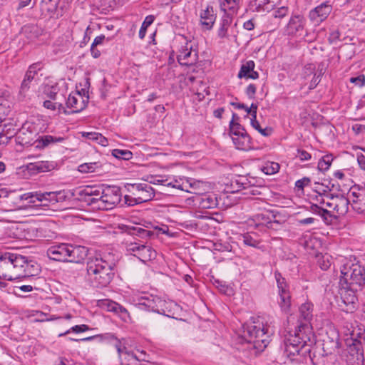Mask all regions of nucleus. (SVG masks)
I'll return each instance as SVG.
<instances>
[{
  "label": "nucleus",
  "mask_w": 365,
  "mask_h": 365,
  "mask_svg": "<svg viewBox=\"0 0 365 365\" xmlns=\"http://www.w3.org/2000/svg\"><path fill=\"white\" fill-rule=\"evenodd\" d=\"M0 264L1 278L8 281L36 276L40 271L36 262L8 252L0 253Z\"/></svg>",
  "instance_id": "1"
},
{
  "label": "nucleus",
  "mask_w": 365,
  "mask_h": 365,
  "mask_svg": "<svg viewBox=\"0 0 365 365\" xmlns=\"http://www.w3.org/2000/svg\"><path fill=\"white\" fill-rule=\"evenodd\" d=\"M115 263L107 259V256H95L88 259L86 264L87 279L93 287L104 288L111 282Z\"/></svg>",
  "instance_id": "2"
},
{
  "label": "nucleus",
  "mask_w": 365,
  "mask_h": 365,
  "mask_svg": "<svg viewBox=\"0 0 365 365\" xmlns=\"http://www.w3.org/2000/svg\"><path fill=\"white\" fill-rule=\"evenodd\" d=\"M339 284L342 289L352 292L349 303H354L356 299L354 292L361 290L365 284L364 267L357 263L344 264L341 268Z\"/></svg>",
  "instance_id": "3"
},
{
  "label": "nucleus",
  "mask_w": 365,
  "mask_h": 365,
  "mask_svg": "<svg viewBox=\"0 0 365 365\" xmlns=\"http://www.w3.org/2000/svg\"><path fill=\"white\" fill-rule=\"evenodd\" d=\"M267 329L259 318L248 322L242 327L241 336L242 339L253 344L257 351H262L269 343Z\"/></svg>",
  "instance_id": "4"
},
{
  "label": "nucleus",
  "mask_w": 365,
  "mask_h": 365,
  "mask_svg": "<svg viewBox=\"0 0 365 365\" xmlns=\"http://www.w3.org/2000/svg\"><path fill=\"white\" fill-rule=\"evenodd\" d=\"M314 343V334L299 331L295 329L294 334L289 333L284 339V352L288 357L299 354L300 351Z\"/></svg>",
  "instance_id": "5"
},
{
  "label": "nucleus",
  "mask_w": 365,
  "mask_h": 365,
  "mask_svg": "<svg viewBox=\"0 0 365 365\" xmlns=\"http://www.w3.org/2000/svg\"><path fill=\"white\" fill-rule=\"evenodd\" d=\"M352 344L349 345L346 362L349 365H361L364 361L363 344L365 342L364 334L351 333Z\"/></svg>",
  "instance_id": "6"
},
{
  "label": "nucleus",
  "mask_w": 365,
  "mask_h": 365,
  "mask_svg": "<svg viewBox=\"0 0 365 365\" xmlns=\"http://www.w3.org/2000/svg\"><path fill=\"white\" fill-rule=\"evenodd\" d=\"M166 302L160 297L153 295L141 297L136 304L139 310L153 312L160 314L169 316L167 313Z\"/></svg>",
  "instance_id": "7"
},
{
  "label": "nucleus",
  "mask_w": 365,
  "mask_h": 365,
  "mask_svg": "<svg viewBox=\"0 0 365 365\" xmlns=\"http://www.w3.org/2000/svg\"><path fill=\"white\" fill-rule=\"evenodd\" d=\"M166 302L160 297L153 295L141 297L136 304L139 310L153 312L160 314L169 316L167 313Z\"/></svg>",
  "instance_id": "8"
},
{
  "label": "nucleus",
  "mask_w": 365,
  "mask_h": 365,
  "mask_svg": "<svg viewBox=\"0 0 365 365\" xmlns=\"http://www.w3.org/2000/svg\"><path fill=\"white\" fill-rule=\"evenodd\" d=\"M94 339H98L100 341H102L103 339H109V340H115V347L119 354V358L121 360V364L123 365H130L129 364H126L124 361L128 360V361H133V362H138V359L137 357L131 353H128L127 351H124L125 348H122V345L120 341L113 335L111 334H106L105 335L102 334H97L88 337H86L81 339H76L70 338L69 339L71 341H92Z\"/></svg>",
  "instance_id": "9"
},
{
  "label": "nucleus",
  "mask_w": 365,
  "mask_h": 365,
  "mask_svg": "<svg viewBox=\"0 0 365 365\" xmlns=\"http://www.w3.org/2000/svg\"><path fill=\"white\" fill-rule=\"evenodd\" d=\"M306 19L299 14L292 15L284 27V34L292 38H301L305 30Z\"/></svg>",
  "instance_id": "10"
},
{
  "label": "nucleus",
  "mask_w": 365,
  "mask_h": 365,
  "mask_svg": "<svg viewBox=\"0 0 365 365\" xmlns=\"http://www.w3.org/2000/svg\"><path fill=\"white\" fill-rule=\"evenodd\" d=\"M313 304L311 302H305L302 304L299 309V324L297 326V330L306 333H312L309 325L310 321L313 317Z\"/></svg>",
  "instance_id": "11"
},
{
  "label": "nucleus",
  "mask_w": 365,
  "mask_h": 365,
  "mask_svg": "<svg viewBox=\"0 0 365 365\" xmlns=\"http://www.w3.org/2000/svg\"><path fill=\"white\" fill-rule=\"evenodd\" d=\"M332 6L329 1H324L309 12V20L316 25H319L329 16Z\"/></svg>",
  "instance_id": "12"
},
{
  "label": "nucleus",
  "mask_w": 365,
  "mask_h": 365,
  "mask_svg": "<svg viewBox=\"0 0 365 365\" xmlns=\"http://www.w3.org/2000/svg\"><path fill=\"white\" fill-rule=\"evenodd\" d=\"M177 58L180 64L190 66L197 63L198 53L195 49L192 48V45L187 43L180 49Z\"/></svg>",
  "instance_id": "13"
},
{
  "label": "nucleus",
  "mask_w": 365,
  "mask_h": 365,
  "mask_svg": "<svg viewBox=\"0 0 365 365\" xmlns=\"http://www.w3.org/2000/svg\"><path fill=\"white\" fill-rule=\"evenodd\" d=\"M49 197V200L53 204L61 202L65 198L64 193L62 192H46L45 194H37L29 192L22 195L21 199L29 200V203H35L36 200L41 202L43 200H47L46 197Z\"/></svg>",
  "instance_id": "14"
},
{
  "label": "nucleus",
  "mask_w": 365,
  "mask_h": 365,
  "mask_svg": "<svg viewBox=\"0 0 365 365\" xmlns=\"http://www.w3.org/2000/svg\"><path fill=\"white\" fill-rule=\"evenodd\" d=\"M130 187H131L133 190L136 189L138 191L137 197L135 198V202L136 205L146 202L151 200L154 196L153 190L152 187L148 184H130L128 185V190H130Z\"/></svg>",
  "instance_id": "15"
},
{
  "label": "nucleus",
  "mask_w": 365,
  "mask_h": 365,
  "mask_svg": "<svg viewBox=\"0 0 365 365\" xmlns=\"http://www.w3.org/2000/svg\"><path fill=\"white\" fill-rule=\"evenodd\" d=\"M88 99V96H83L78 91L71 93L66 100V106L72 109V113H79L86 107Z\"/></svg>",
  "instance_id": "16"
},
{
  "label": "nucleus",
  "mask_w": 365,
  "mask_h": 365,
  "mask_svg": "<svg viewBox=\"0 0 365 365\" xmlns=\"http://www.w3.org/2000/svg\"><path fill=\"white\" fill-rule=\"evenodd\" d=\"M188 200H192L194 205L197 204H210L212 205H231L230 204H227L225 201H222V196L219 197H217L216 194L214 193H195L191 198Z\"/></svg>",
  "instance_id": "17"
},
{
  "label": "nucleus",
  "mask_w": 365,
  "mask_h": 365,
  "mask_svg": "<svg viewBox=\"0 0 365 365\" xmlns=\"http://www.w3.org/2000/svg\"><path fill=\"white\" fill-rule=\"evenodd\" d=\"M199 16L201 26L206 30H210L213 27L217 17L211 5H207L205 9H201Z\"/></svg>",
  "instance_id": "18"
},
{
  "label": "nucleus",
  "mask_w": 365,
  "mask_h": 365,
  "mask_svg": "<svg viewBox=\"0 0 365 365\" xmlns=\"http://www.w3.org/2000/svg\"><path fill=\"white\" fill-rule=\"evenodd\" d=\"M42 67L40 63H36L31 65L24 76V78L21 83L20 91V95L24 98L26 92L30 88L31 82L34 79L35 76L37 74L38 71L41 70Z\"/></svg>",
  "instance_id": "19"
},
{
  "label": "nucleus",
  "mask_w": 365,
  "mask_h": 365,
  "mask_svg": "<svg viewBox=\"0 0 365 365\" xmlns=\"http://www.w3.org/2000/svg\"><path fill=\"white\" fill-rule=\"evenodd\" d=\"M68 244H59L50 247L46 252L47 256L52 260L67 262Z\"/></svg>",
  "instance_id": "20"
},
{
  "label": "nucleus",
  "mask_w": 365,
  "mask_h": 365,
  "mask_svg": "<svg viewBox=\"0 0 365 365\" xmlns=\"http://www.w3.org/2000/svg\"><path fill=\"white\" fill-rule=\"evenodd\" d=\"M88 250L84 246H76L68 244L67 262L81 263L88 255Z\"/></svg>",
  "instance_id": "21"
},
{
  "label": "nucleus",
  "mask_w": 365,
  "mask_h": 365,
  "mask_svg": "<svg viewBox=\"0 0 365 365\" xmlns=\"http://www.w3.org/2000/svg\"><path fill=\"white\" fill-rule=\"evenodd\" d=\"M34 207H16L14 209L5 210L8 213V220L10 222H20L26 215H31L32 214H26L28 208H33Z\"/></svg>",
  "instance_id": "22"
},
{
  "label": "nucleus",
  "mask_w": 365,
  "mask_h": 365,
  "mask_svg": "<svg viewBox=\"0 0 365 365\" xmlns=\"http://www.w3.org/2000/svg\"><path fill=\"white\" fill-rule=\"evenodd\" d=\"M232 140L235 148L238 150L247 151L252 149L251 138L247 133L233 136Z\"/></svg>",
  "instance_id": "23"
},
{
  "label": "nucleus",
  "mask_w": 365,
  "mask_h": 365,
  "mask_svg": "<svg viewBox=\"0 0 365 365\" xmlns=\"http://www.w3.org/2000/svg\"><path fill=\"white\" fill-rule=\"evenodd\" d=\"M135 257H137L140 261L145 262L154 259L156 255L155 250L150 246L141 245L137 253L133 254Z\"/></svg>",
  "instance_id": "24"
},
{
  "label": "nucleus",
  "mask_w": 365,
  "mask_h": 365,
  "mask_svg": "<svg viewBox=\"0 0 365 365\" xmlns=\"http://www.w3.org/2000/svg\"><path fill=\"white\" fill-rule=\"evenodd\" d=\"M64 140L62 137H53L52 135H46L39 137L35 142L36 148L43 149L51 144L61 143Z\"/></svg>",
  "instance_id": "25"
},
{
  "label": "nucleus",
  "mask_w": 365,
  "mask_h": 365,
  "mask_svg": "<svg viewBox=\"0 0 365 365\" xmlns=\"http://www.w3.org/2000/svg\"><path fill=\"white\" fill-rule=\"evenodd\" d=\"M323 349L324 354H322V356L320 351H317V348H313L312 349L308 348L305 349V352L309 353V358L313 365H319L321 364H324V354L327 356L328 354H331V351L328 352L324 349V348H323Z\"/></svg>",
  "instance_id": "26"
},
{
  "label": "nucleus",
  "mask_w": 365,
  "mask_h": 365,
  "mask_svg": "<svg viewBox=\"0 0 365 365\" xmlns=\"http://www.w3.org/2000/svg\"><path fill=\"white\" fill-rule=\"evenodd\" d=\"M239 119V117L237 114H232V119L230 122V135L231 138L233 136H237L241 134L247 133L243 127L238 123L237 120Z\"/></svg>",
  "instance_id": "27"
},
{
  "label": "nucleus",
  "mask_w": 365,
  "mask_h": 365,
  "mask_svg": "<svg viewBox=\"0 0 365 365\" xmlns=\"http://www.w3.org/2000/svg\"><path fill=\"white\" fill-rule=\"evenodd\" d=\"M279 304L282 312H288L291 307V295L289 291L279 292Z\"/></svg>",
  "instance_id": "28"
},
{
  "label": "nucleus",
  "mask_w": 365,
  "mask_h": 365,
  "mask_svg": "<svg viewBox=\"0 0 365 365\" xmlns=\"http://www.w3.org/2000/svg\"><path fill=\"white\" fill-rule=\"evenodd\" d=\"M106 193V195L101 198L103 202L115 205L120 201L119 190L118 189L108 190Z\"/></svg>",
  "instance_id": "29"
},
{
  "label": "nucleus",
  "mask_w": 365,
  "mask_h": 365,
  "mask_svg": "<svg viewBox=\"0 0 365 365\" xmlns=\"http://www.w3.org/2000/svg\"><path fill=\"white\" fill-rule=\"evenodd\" d=\"M201 183L200 182H190L189 180H186L185 182H180V181L175 180L174 181L170 182L168 183V186H171L172 187L178 188L181 190H186L187 192V187L188 185L190 187H192L195 189L197 187H199V185Z\"/></svg>",
  "instance_id": "30"
},
{
  "label": "nucleus",
  "mask_w": 365,
  "mask_h": 365,
  "mask_svg": "<svg viewBox=\"0 0 365 365\" xmlns=\"http://www.w3.org/2000/svg\"><path fill=\"white\" fill-rule=\"evenodd\" d=\"M28 232L26 236H24V238L26 239H34V237H46V235H43V232L45 231L43 227H37L36 225H28Z\"/></svg>",
  "instance_id": "31"
},
{
  "label": "nucleus",
  "mask_w": 365,
  "mask_h": 365,
  "mask_svg": "<svg viewBox=\"0 0 365 365\" xmlns=\"http://www.w3.org/2000/svg\"><path fill=\"white\" fill-rule=\"evenodd\" d=\"M22 34L28 39L33 40L38 36L39 32L36 26L26 25L22 28Z\"/></svg>",
  "instance_id": "32"
},
{
  "label": "nucleus",
  "mask_w": 365,
  "mask_h": 365,
  "mask_svg": "<svg viewBox=\"0 0 365 365\" xmlns=\"http://www.w3.org/2000/svg\"><path fill=\"white\" fill-rule=\"evenodd\" d=\"M43 93L51 99H56V95L59 91L57 83L45 84L43 86Z\"/></svg>",
  "instance_id": "33"
},
{
  "label": "nucleus",
  "mask_w": 365,
  "mask_h": 365,
  "mask_svg": "<svg viewBox=\"0 0 365 365\" xmlns=\"http://www.w3.org/2000/svg\"><path fill=\"white\" fill-rule=\"evenodd\" d=\"M43 106L51 110H58V113H63L65 114H70V112H68L66 108L63 106L62 103H54L51 101H43Z\"/></svg>",
  "instance_id": "34"
},
{
  "label": "nucleus",
  "mask_w": 365,
  "mask_h": 365,
  "mask_svg": "<svg viewBox=\"0 0 365 365\" xmlns=\"http://www.w3.org/2000/svg\"><path fill=\"white\" fill-rule=\"evenodd\" d=\"M101 167L98 162L83 163L78 166V170L82 173H90L95 172Z\"/></svg>",
  "instance_id": "35"
},
{
  "label": "nucleus",
  "mask_w": 365,
  "mask_h": 365,
  "mask_svg": "<svg viewBox=\"0 0 365 365\" xmlns=\"http://www.w3.org/2000/svg\"><path fill=\"white\" fill-rule=\"evenodd\" d=\"M255 66V62L253 61H248L245 63L242 64L240 68V72L238 73V78H247L249 73L254 70Z\"/></svg>",
  "instance_id": "36"
},
{
  "label": "nucleus",
  "mask_w": 365,
  "mask_h": 365,
  "mask_svg": "<svg viewBox=\"0 0 365 365\" xmlns=\"http://www.w3.org/2000/svg\"><path fill=\"white\" fill-rule=\"evenodd\" d=\"M333 160L334 158L331 154L323 156L318 163V169L322 172L328 170L331 165Z\"/></svg>",
  "instance_id": "37"
},
{
  "label": "nucleus",
  "mask_w": 365,
  "mask_h": 365,
  "mask_svg": "<svg viewBox=\"0 0 365 365\" xmlns=\"http://www.w3.org/2000/svg\"><path fill=\"white\" fill-rule=\"evenodd\" d=\"M220 7L224 11H229L232 14L236 13L238 8L236 0H221Z\"/></svg>",
  "instance_id": "38"
},
{
  "label": "nucleus",
  "mask_w": 365,
  "mask_h": 365,
  "mask_svg": "<svg viewBox=\"0 0 365 365\" xmlns=\"http://www.w3.org/2000/svg\"><path fill=\"white\" fill-rule=\"evenodd\" d=\"M262 171L266 175H273L279 170V165L275 162H267L262 168Z\"/></svg>",
  "instance_id": "39"
},
{
  "label": "nucleus",
  "mask_w": 365,
  "mask_h": 365,
  "mask_svg": "<svg viewBox=\"0 0 365 365\" xmlns=\"http://www.w3.org/2000/svg\"><path fill=\"white\" fill-rule=\"evenodd\" d=\"M250 123L251 125L263 136L268 137L272 133L273 130L270 127L262 128L259 123L257 120V118L251 119Z\"/></svg>",
  "instance_id": "40"
},
{
  "label": "nucleus",
  "mask_w": 365,
  "mask_h": 365,
  "mask_svg": "<svg viewBox=\"0 0 365 365\" xmlns=\"http://www.w3.org/2000/svg\"><path fill=\"white\" fill-rule=\"evenodd\" d=\"M123 229L125 230V232H127L130 235H137L138 236H142L143 234H146L147 236L151 235L150 231H147L143 228L140 227H135L133 226H129V225H123Z\"/></svg>",
  "instance_id": "41"
},
{
  "label": "nucleus",
  "mask_w": 365,
  "mask_h": 365,
  "mask_svg": "<svg viewBox=\"0 0 365 365\" xmlns=\"http://www.w3.org/2000/svg\"><path fill=\"white\" fill-rule=\"evenodd\" d=\"M155 17L153 15H149L145 17L139 31V38L140 39L144 38L148 27L153 23Z\"/></svg>",
  "instance_id": "42"
},
{
  "label": "nucleus",
  "mask_w": 365,
  "mask_h": 365,
  "mask_svg": "<svg viewBox=\"0 0 365 365\" xmlns=\"http://www.w3.org/2000/svg\"><path fill=\"white\" fill-rule=\"evenodd\" d=\"M112 155L120 160H128L133 158V153L128 150L114 149Z\"/></svg>",
  "instance_id": "43"
},
{
  "label": "nucleus",
  "mask_w": 365,
  "mask_h": 365,
  "mask_svg": "<svg viewBox=\"0 0 365 365\" xmlns=\"http://www.w3.org/2000/svg\"><path fill=\"white\" fill-rule=\"evenodd\" d=\"M318 264L322 270H327L331 264V257L327 254L318 257Z\"/></svg>",
  "instance_id": "44"
},
{
  "label": "nucleus",
  "mask_w": 365,
  "mask_h": 365,
  "mask_svg": "<svg viewBox=\"0 0 365 365\" xmlns=\"http://www.w3.org/2000/svg\"><path fill=\"white\" fill-rule=\"evenodd\" d=\"M274 277L277 283L279 292L289 291L288 285L285 281V279L282 277V274L279 272L276 271L274 272Z\"/></svg>",
  "instance_id": "45"
},
{
  "label": "nucleus",
  "mask_w": 365,
  "mask_h": 365,
  "mask_svg": "<svg viewBox=\"0 0 365 365\" xmlns=\"http://www.w3.org/2000/svg\"><path fill=\"white\" fill-rule=\"evenodd\" d=\"M117 304L118 303L108 299H102L101 301L99 302V305L102 308L106 309L108 312H115V311H116Z\"/></svg>",
  "instance_id": "46"
},
{
  "label": "nucleus",
  "mask_w": 365,
  "mask_h": 365,
  "mask_svg": "<svg viewBox=\"0 0 365 365\" xmlns=\"http://www.w3.org/2000/svg\"><path fill=\"white\" fill-rule=\"evenodd\" d=\"M90 329L91 328L86 324L75 325L68 330H67L66 332L59 334L58 336H65L66 334H69L71 331L74 333H81Z\"/></svg>",
  "instance_id": "47"
},
{
  "label": "nucleus",
  "mask_w": 365,
  "mask_h": 365,
  "mask_svg": "<svg viewBox=\"0 0 365 365\" xmlns=\"http://www.w3.org/2000/svg\"><path fill=\"white\" fill-rule=\"evenodd\" d=\"M114 313L118 314L122 319V320L125 322L130 319V317L128 310L119 304H117L116 311H115Z\"/></svg>",
  "instance_id": "48"
},
{
  "label": "nucleus",
  "mask_w": 365,
  "mask_h": 365,
  "mask_svg": "<svg viewBox=\"0 0 365 365\" xmlns=\"http://www.w3.org/2000/svg\"><path fill=\"white\" fill-rule=\"evenodd\" d=\"M311 180L309 178L304 177L295 182V188L297 192H303L304 187L310 185Z\"/></svg>",
  "instance_id": "49"
},
{
  "label": "nucleus",
  "mask_w": 365,
  "mask_h": 365,
  "mask_svg": "<svg viewBox=\"0 0 365 365\" xmlns=\"http://www.w3.org/2000/svg\"><path fill=\"white\" fill-rule=\"evenodd\" d=\"M38 170L31 171L32 173L36 172H47L50 171L53 168V163L48 161L41 162L38 165H36Z\"/></svg>",
  "instance_id": "50"
},
{
  "label": "nucleus",
  "mask_w": 365,
  "mask_h": 365,
  "mask_svg": "<svg viewBox=\"0 0 365 365\" xmlns=\"http://www.w3.org/2000/svg\"><path fill=\"white\" fill-rule=\"evenodd\" d=\"M42 2L47 6L48 12L53 14L57 9L59 0H42Z\"/></svg>",
  "instance_id": "51"
},
{
  "label": "nucleus",
  "mask_w": 365,
  "mask_h": 365,
  "mask_svg": "<svg viewBox=\"0 0 365 365\" xmlns=\"http://www.w3.org/2000/svg\"><path fill=\"white\" fill-rule=\"evenodd\" d=\"M319 212H320V214H321L322 217H323L324 220L327 224L331 223L333 219L336 218V216L331 214V212L329 211H328L327 210L322 208Z\"/></svg>",
  "instance_id": "52"
},
{
  "label": "nucleus",
  "mask_w": 365,
  "mask_h": 365,
  "mask_svg": "<svg viewBox=\"0 0 365 365\" xmlns=\"http://www.w3.org/2000/svg\"><path fill=\"white\" fill-rule=\"evenodd\" d=\"M350 82L355 84L356 86L363 87L365 85V76L361 74L356 77H351Z\"/></svg>",
  "instance_id": "53"
},
{
  "label": "nucleus",
  "mask_w": 365,
  "mask_h": 365,
  "mask_svg": "<svg viewBox=\"0 0 365 365\" xmlns=\"http://www.w3.org/2000/svg\"><path fill=\"white\" fill-rule=\"evenodd\" d=\"M243 242L250 247H256L259 242L257 240L253 239L250 235H243Z\"/></svg>",
  "instance_id": "54"
},
{
  "label": "nucleus",
  "mask_w": 365,
  "mask_h": 365,
  "mask_svg": "<svg viewBox=\"0 0 365 365\" xmlns=\"http://www.w3.org/2000/svg\"><path fill=\"white\" fill-rule=\"evenodd\" d=\"M288 14V8L286 6H282L280 8H278L277 10L274 11L273 16L275 18H279L282 19L287 16Z\"/></svg>",
  "instance_id": "55"
},
{
  "label": "nucleus",
  "mask_w": 365,
  "mask_h": 365,
  "mask_svg": "<svg viewBox=\"0 0 365 365\" xmlns=\"http://www.w3.org/2000/svg\"><path fill=\"white\" fill-rule=\"evenodd\" d=\"M339 38L340 33L337 29H334L329 33V41L331 43H336Z\"/></svg>",
  "instance_id": "56"
},
{
  "label": "nucleus",
  "mask_w": 365,
  "mask_h": 365,
  "mask_svg": "<svg viewBox=\"0 0 365 365\" xmlns=\"http://www.w3.org/2000/svg\"><path fill=\"white\" fill-rule=\"evenodd\" d=\"M256 91L257 87L255 86V85L251 83L247 87L245 93L250 99H253L255 98Z\"/></svg>",
  "instance_id": "57"
},
{
  "label": "nucleus",
  "mask_w": 365,
  "mask_h": 365,
  "mask_svg": "<svg viewBox=\"0 0 365 365\" xmlns=\"http://www.w3.org/2000/svg\"><path fill=\"white\" fill-rule=\"evenodd\" d=\"M267 218L269 220V222H274L279 223L281 221L280 215L278 212H274V211H270Z\"/></svg>",
  "instance_id": "58"
},
{
  "label": "nucleus",
  "mask_w": 365,
  "mask_h": 365,
  "mask_svg": "<svg viewBox=\"0 0 365 365\" xmlns=\"http://www.w3.org/2000/svg\"><path fill=\"white\" fill-rule=\"evenodd\" d=\"M351 129L356 135L365 133V125L361 124L355 123L352 125Z\"/></svg>",
  "instance_id": "59"
},
{
  "label": "nucleus",
  "mask_w": 365,
  "mask_h": 365,
  "mask_svg": "<svg viewBox=\"0 0 365 365\" xmlns=\"http://www.w3.org/2000/svg\"><path fill=\"white\" fill-rule=\"evenodd\" d=\"M356 160L360 168L365 171V156L362 153H357Z\"/></svg>",
  "instance_id": "60"
},
{
  "label": "nucleus",
  "mask_w": 365,
  "mask_h": 365,
  "mask_svg": "<svg viewBox=\"0 0 365 365\" xmlns=\"http://www.w3.org/2000/svg\"><path fill=\"white\" fill-rule=\"evenodd\" d=\"M298 157L301 160H308L311 158V155L304 150H298Z\"/></svg>",
  "instance_id": "61"
},
{
  "label": "nucleus",
  "mask_w": 365,
  "mask_h": 365,
  "mask_svg": "<svg viewBox=\"0 0 365 365\" xmlns=\"http://www.w3.org/2000/svg\"><path fill=\"white\" fill-rule=\"evenodd\" d=\"M140 246V245L137 243H130L127 245V251L130 253L133 252V254L137 253Z\"/></svg>",
  "instance_id": "62"
},
{
  "label": "nucleus",
  "mask_w": 365,
  "mask_h": 365,
  "mask_svg": "<svg viewBox=\"0 0 365 365\" xmlns=\"http://www.w3.org/2000/svg\"><path fill=\"white\" fill-rule=\"evenodd\" d=\"M257 105L255 103H252L248 110V114L251 115V119L257 118Z\"/></svg>",
  "instance_id": "63"
},
{
  "label": "nucleus",
  "mask_w": 365,
  "mask_h": 365,
  "mask_svg": "<svg viewBox=\"0 0 365 365\" xmlns=\"http://www.w3.org/2000/svg\"><path fill=\"white\" fill-rule=\"evenodd\" d=\"M227 30L228 28L225 27L220 25V29H218L217 35L220 38H224L227 36Z\"/></svg>",
  "instance_id": "64"
}]
</instances>
